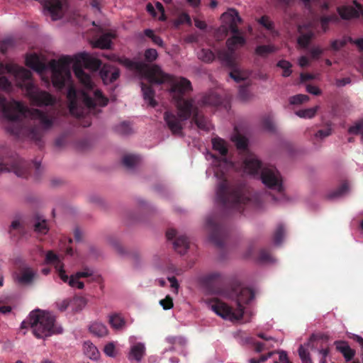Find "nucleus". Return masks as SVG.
Wrapping results in <instances>:
<instances>
[{"instance_id":"46","label":"nucleus","mask_w":363,"mask_h":363,"mask_svg":"<svg viewBox=\"0 0 363 363\" xmlns=\"http://www.w3.org/2000/svg\"><path fill=\"white\" fill-rule=\"evenodd\" d=\"M15 230H16L21 236L24 234L25 228L18 220H13L11 223L9 233V234L14 235L15 234L13 232Z\"/></svg>"},{"instance_id":"10","label":"nucleus","mask_w":363,"mask_h":363,"mask_svg":"<svg viewBox=\"0 0 363 363\" xmlns=\"http://www.w3.org/2000/svg\"><path fill=\"white\" fill-rule=\"evenodd\" d=\"M254 296V293L250 289L242 288L236 295V309L233 310L232 307L218 298L210 299L208 306L216 314L223 319L231 321L240 320L244 314L243 305L249 303Z\"/></svg>"},{"instance_id":"56","label":"nucleus","mask_w":363,"mask_h":363,"mask_svg":"<svg viewBox=\"0 0 363 363\" xmlns=\"http://www.w3.org/2000/svg\"><path fill=\"white\" fill-rule=\"evenodd\" d=\"M347 43V40L346 39L334 40L330 43V50H332L333 51H338L342 48L345 47Z\"/></svg>"},{"instance_id":"57","label":"nucleus","mask_w":363,"mask_h":363,"mask_svg":"<svg viewBox=\"0 0 363 363\" xmlns=\"http://www.w3.org/2000/svg\"><path fill=\"white\" fill-rule=\"evenodd\" d=\"M232 71L230 72V76L232 79H233L236 82H240L245 79L244 77L241 76L240 72L236 69L237 68V62H235V66L234 67H230Z\"/></svg>"},{"instance_id":"32","label":"nucleus","mask_w":363,"mask_h":363,"mask_svg":"<svg viewBox=\"0 0 363 363\" xmlns=\"http://www.w3.org/2000/svg\"><path fill=\"white\" fill-rule=\"evenodd\" d=\"M221 281L222 274L218 272L209 273L204 277V282L208 286H211L215 284H220Z\"/></svg>"},{"instance_id":"18","label":"nucleus","mask_w":363,"mask_h":363,"mask_svg":"<svg viewBox=\"0 0 363 363\" xmlns=\"http://www.w3.org/2000/svg\"><path fill=\"white\" fill-rule=\"evenodd\" d=\"M100 77L105 84L115 82L120 76V70L118 67L105 64L100 70Z\"/></svg>"},{"instance_id":"3","label":"nucleus","mask_w":363,"mask_h":363,"mask_svg":"<svg viewBox=\"0 0 363 363\" xmlns=\"http://www.w3.org/2000/svg\"><path fill=\"white\" fill-rule=\"evenodd\" d=\"M232 140L235 143L238 150L246 152V157L244 160L245 172L252 175H259L262 183L269 189L277 191L281 193L283 191L282 179L279 172L274 166L262 167V162L257 157L250 153L247 149V139L237 133L232 137Z\"/></svg>"},{"instance_id":"11","label":"nucleus","mask_w":363,"mask_h":363,"mask_svg":"<svg viewBox=\"0 0 363 363\" xmlns=\"http://www.w3.org/2000/svg\"><path fill=\"white\" fill-rule=\"evenodd\" d=\"M0 152L8 154L4 156L0 160V173L4 172H13L18 177L27 178L31 174V169H34V177L39 179L41 174L40 162L33 161L28 162L23 160L16 153H9L7 148L3 147Z\"/></svg>"},{"instance_id":"31","label":"nucleus","mask_w":363,"mask_h":363,"mask_svg":"<svg viewBox=\"0 0 363 363\" xmlns=\"http://www.w3.org/2000/svg\"><path fill=\"white\" fill-rule=\"evenodd\" d=\"M198 58L206 63L212 62L216 57L215 54L209 49L203 48L197 54Z\"/></svg>"},{"instance_id":"61","label":"nucleus","mask_w":363,"mask_h":363,"mask_svg":"<svg viewBox=\"0 0 363 363\" xmlns=\"http://www.w3.org/2000/svg\"><path fill=\"white\" fill-rule=\"evenodd\" d=\"M323 50L319 47H313L310 49L309 53L313 60H318L323 54Z\"/></svg>"},{"instance_id":"2","label":"nucleus","mask_w":363,"mask_h":363,"mask_svg":"<svg viewBox=\"0 0 363 363\" xmlns=\"http://www.w3.org/2000/svg\"><path fill=\"white\" fill-rule=\"evenodd\" d=\"M102 65L100 60L90 56L86 52L79 53L76 56V61L73 65V71L76 77L83 85L84 91L82 92V99L88 108H94L96 106H105L108 104V99L105 97L99 89H94V84L91 76L86 73L83 67L86 69L96 71Z\"/></svg>"},{"instance_id":"60","label":"nucleus","mask_w":363,"mask_h":363,"mask_svg":"<svg viewBox=\"0 0 363 363\" xmlns=\"http://www.w3.org/2000/svg\"><path fill=\"white\" fill-rule=\"evenodd\" d=\"M332 133L331 128L328 126L325 129L319 130L315 134V139H323L324 138H326L329 136Z\"/></svg>"},{"instance_id":"64","label":"nucleus","mask_w":363,"mask_h":363,"mask_svg":"<svg viewBox=\"0 0 363 363\" xmlns=\"http://www.w3.org/2000/svg\"><path fill=\"white\" fill-rule=\"evenodd\" d=\"M272 355V352H269L267 354H262L259 358H252L249 360V363H262L264 362Z\"/></svg>"},{"instance_id":"7","label":"nucleus","mask_w":363,"mask_h":363,"mask_svg":"<svg viewBox=\"0 0 363 363\" xmlns=\"http://www.w3.org/2000/svg\"><path fill=\"white\" fill-rule=\"evenodd\" d=\"M119 62L125 67L135 70L148 78L150 84H146L142 82L141 89L144 100L148 103L149 106L155 107L157 103L155 99V91L152 84H162L169 79V76L164 73L157 65L150 66L143 62H135L126 57L121 58Z\"/></svg>"},{"instance_id":"5","label":"nucleus","mask_w":363,"mask_h":363,"mask_svg":"<svg viewBox=\"0 0 363 363\" xmlns=\"http://www.w3.org/2000/svg\"><path fill=\"white\" fill-rule=\"evenodd\" d=\"M7 73L13 75L16 86L20 87L30 101L38 106L53 105L55 99L45 91L40 90L34 84L32 73L28 69L16 65L6 64L4 65L0 62Z\"/></svg>"},{"instance_id":"47","label":"nucleus","mask_w":363,"mask_h":363,"mask_svg":"<svg viewBox=\"0 0 363 363\" xmlns=\"http://www.w3.org/2000/svg\"><path fill=\"white\" fill-rule=\"evenodd\" d=\"M298 354L302 363H313L310 353L305 346L300 345L298 348Z\"/></svg>"},{"instance_id":"35","label":"nucleus","mask_w":363,"mask_h":363,"mask_svg":"<svg viewBox=\"0 0 363 363\" xmlns=\"http://www.w3.org/2000/svg\"><path fill=\"white\" fill-rule=\"evenodd\" d=\"M34 230L38 233L45 235L48 232V227L46 220L40 217H36V220L34 224Z\"/></svg>"},{"instance_id":"51","label":"nucleus","mask_w":363,"mask_h":363,"mask_svg":"<svg viewBox=\"0 0 363 363\" xmlns=\"http://www.w3.org/2000/svg\"><path fill=\"white\" fill-rule=\"evenodd\" d=\"M14 45V41L12 38H6L0 42V53L5 55L9 49Z\"/></svg>"},{"instance_id":"58","label":"nucleus","mask_w":363,"mask_h":363,"mask_svg":"<svg viewBox=\"0 0 363 363\" xmlns=\"http://www.w3.org/2000/svg\"><path fill=\"white\" fill-rule=\"evenodd\" d=\"M259 23L269 30H272L274 28L273 22L271 21L267 16H262L259 20Z\"/></svg>"},{"instance_id":"24","label":"nucleus","mask_w":363,"mask_h":363,"mask_svg":"<svg viewBox=\"0 0 363 363\" xmlns=\"http://www.w3.org/2000/svg\"><path fill=\"white\" fill-rule=\"evenodd\" d=\"M89 330L91 334L99 337H103L108 334L107 327L102 323L94 321L89 326Z\"/></svg>"},{"instance_id":"42","label":"nucleus","mask_w":363,"mask_h":363,"mask_svg":"<svg viewBox=\"0 0 363 363\" xmlns=\"http://www.w3.org/2000/svg\"><path fill=\"white\" fill-rule=\"evenodd\" d=\"M145 35L150 38L153 43L155 45L163 48L164 46V43L163 40L159 36L155 34L154 31L151 29H145L144 30Z\"/></svg>"},{"instance_id":"36","label":"nucleus","mask_w":363,"mask_h":363,"mask_svg":"<svg viewBox=\"0 0 363 363\" xmlns=\"http://www.w3.org/2000/svg\"><path fill=\"white\" fill-rule=\"evenodd\" d=\"M339 21V16L336 13H332L328 16H322L320 17L321 27L324 31L328 29V24L331 22L337 23Z\"/></svg>"},{"instance_id":"29","label":"nucleus","mask_w":363,"mask_h":363,"mask_svg":"<svg viewBox=\"0 0 363 363\" xmlns=\"http://www.w3.org/2000/svg\"><path fill=\"white\" fill-rule=\"evenodd\" d=\"M84 354L91 359H97L99 357V352L97 347L91 342H84Z\"/></svg>"},{"instance_id":"52","label":"nucleus","mask_w":363,"mask_h":363,"mask_svg":"<svg viewBox=\"0 0 363 363\" xmlns=\"http://www.w3.org/2000/svg\"><path fill=\"white\" fill-rule=\"evenodd\" d=\"M158 57L157 52L155 49L148 48L145 50L144 58L147 62L151 63L157 60Z\"/></svg>"},{"instance_id":"49","label":"nucleus","mask_w":363,"mask_h":363,"mask_svg":"<svg viewBox=\"0 0 363 363\" xmlns=\"http://www.w3.org/2000/svg\"><path fill=\"white\" fill-rule=\"evenodd\" d=\"M350 134L361 135V140L363 143V121L357 123L355 125L350 126L348 129Z\"/></svg>"},{"instance_id":"37","label":"nucleus","mask_w":363,"mask_h":363,"mask_svg":"<svg viewBox=\"0 0 363 363\" xmlns=\"http://www.w3.org/2000/svg\"><path fill=\"white\" fill-rule=\"evenodd\" d=\"M71 302H80L84 303V299L79 297H74L72 299L67 298L57 303V308L60 311H65L67 309Z\"/></svg>"},{"instance_id":"39","label":"nucleus","mask_w":363,"mask_h":363,"mask_svg":"<svg viewBox=\"0 0 363 363\" xmlns=\"http://www.w3.org/2000/svg\"><path fill=\"white\" fill-rule=\"evenodd\" d=\"M349 185L347 182H343L340 187L328 195L329 199H335L341 196L348 191Z\"/></svg>"},{"instance_id":"14","label":"nucleus","mask_w":363,"mask_h":363,"mask_svg":"<svg viewBox=\"0 0 363 363\" xmlns=\"http://www.w3.org/2000/svg\"><path fill=\"white\" fill-rule=\"evenodd\" d=\"M206 228L209 233L211 242L216 247L222 248L229 234L223 221L217 216H210L206 218Z\"/></svg>"},{"instance_id":"54","label":"nucleus","mask_w":363,"mask_h":363,"mask_svg":"<svg viewBox=\"0 0 363 363\" xmlns=\"http://www.w3.org/2000/svg\"><path fill=\"white\" fill-rule=\"evenodd\" d=\"M116 131L121 135H128L131 133V127L127 122H122L116 127Z\"/></svg>"},{"instance_id":"33","label":"nucleus","mask_w":363,"mask_h":363,"mask_svg":"<svg viewBox=\"0 0 363 363\" xmlns=\"http://www.w3.org/2000/svg\"><path fill=\"white\" fill-rule=\"evenodd\" d=\"M93 274V271L90 269L86 268L82 272H77L74 275L70 277L69 285L72 287L75 286V281L80 278H86L91 277Z\"/></svg>"},{"instance_id":"25","label":"nucleus","mask_w":363,"mask_h":363,"mask_svg":"<svg viewBox=\"0 0 363 363\" xmlns=\"http://www.w3.org/2000/svg\"><path fill=\"white\" fill-rule=\"evenodd\" d=\"M116 35L113 33H107L101 35L94 43V47L101 49H108L111 48V38H115Z\"/></svg>"},{"instance_id":"43","label":"nucleus","mask_w":363,"mask_h":363,"mask_svg":"<svg viewBox=\"0 0 363 363\" xmlns=\"http://www.w3.org/2000/svg\"><path fill=\"white\" fill-rule=\"evenodd\" d=\"M277 67L283 69L282 76L284 77H289L292 73L291 64L289 61L284 60H279L277 62Z\"/></svg>"},{"instance_id":"26","label":"nucleus","mask_w":363,"mask_h":363,"mask_svg":"<svg viewBox=\"0 0 363 363\" xmlns=\"http://www.w3.org/2000/svg\"><path fill=\"white\" fill-rule=\"evenodd\" d=\"M108 323L115 330H121L125 326V320L119 313H112L108 315Z\"/></svg>"},{"instance_id":"40","label":"nucleus","mask_w":363,"mask_h":363,"mask_svg":"<svg viewBox=\"0 0 363 363\" xmlns=\"http://www.w3.org/2000/svg\"><path fill=\"white\" fill-rule=\"evenodd\" d=\"M139 162V157L133 155H125L122 159L123 164L127 168H133Z\"/></svg>"},{"instance_id":"22","label":"nucleus","mask_w":363,"mask_h":363,"mask_svg":"<svg viewBox=\"0 0 363 363\" xmlns=\"http://www.w3.org/2000/svg\"><path fill=\"white\" fill-rule=\"evenodd\" d=\"M221 103L220 96L214 93L210 92L203 95L201 99L198 102L200 106H217Z\"/></svg>"},{"instance_id":"62","label":"nucleus","mask_w":363,"mask_h":363,"mask_svg":"<svg viewBox=\"0 0 363 363\" xmlns=\"http://www.w3.org/2000/svg\"><path fill=\"white\" fill-rule=\"evenodd\" d=\"M104 353L108 357L115 356V345L113 342H108L104 348Z\"/></svg>"},{"instance_id":"28","label":"nucleus","mask_w":363,"mask_h":363,"mask_svg":"<svg viewBox=\"0 0 363 363\" xmlns=\"http://www.w3.org/2000/svg\"><path fill=\"white\" fill-rule=\"evenodd\" d=\"M35 277V272L30 267L24 268L21 270L18 277V281L21 284H30L33 282Z\"/></svg>"},{"instance_id":"48","label":"nucleus","mask_w":363,"mask_h":363,"mask_svg":"<svg viewBox=\"0 0 363 363\" xmlns=\"http://www.w3.org/2000/svg\"><path fill=\"white\" fill-rule=\"evenodd\" d=\"M257 259L261 262H272L274 261L272 255L267 249L259 250Z\"/></svg>"},{"instance_id":"30","label":"nucleus","mask_w":363,"mask_h":363,"mask_svg":"<svg viewBox=\"0 0 363 363\" xmlns=\"http://www.w3.org/2000/svg\"><path fill=\"white\" fill-rule=\"evenodd\" d=\"M212 145L213 148L218 151L220 155L223 157H225L228 154V147L226 145L225 142L220 138H215L212 139Z\"/></svg>"},{"instance_id":"15","label":"nucleus","mask_w":363,"mask_h":363,"mask_svg":"<svg viewBox=\"0 0 363 363\" xmlns=\"http://www.w3.org/2000/svg\"><path fill=\"white\" fill-rule=\"evenodd\" d=\"M40 2L43 5L44 10L51 16L53 21L62 18L64 0H40Z\"/></svg>"},{"instance_id":"8","label":"nucleus","mask_w":363,"mask_h":363,"mask_svg":"<svg viewBox=\"0 0 363 363\" xmlns=\"http://www.w3.org/2000/svg\"><path fill=\"white\" fill-rule=\"evenodd\" d=\"M223 22L228 24V28L233 33V36L226 41L228 50H218L217 57L228 67L235 66V50L238 45L242 46L245 44V38L242 35L238 24L241 23L242 18L235 9H230L221 16Z\"/></svg>"},{"instance_id":"4","label":"nucleus","mask_w":363,"mask_h":363,"mask_svg":"<svg viewBox=\"0 0 363 363\" xmlns=\"http://www.w3.org/2000/svg\"><path fill=\"white\" fill-rule=\"evenodd\" d=\"M27 108L18 116L19 121L18 125H13L14 121L12 119H8L7 130L12 135L20 138H26L35 141L40 145L41 139L44 131L52 128L54 123V118L50 116L47 113L35 109L32 113L33 119L28 120L25 118V113Z\"/></svg>"},{"instance_id":"41","label":"nucleus","mask_w":363,"mask_h":363,"mask_svg":"<svg viewBox=\"0 0 363 363\" xmlns=\"http://www.w3.org/2000/svg\"><path fill=\"white\" fill-rule=\"evenodd\" d=\"M45 262L47 264H52L55 265V269H58L63 263L60 260L58 256L52 251H48L45 256Z\"/></svg>"},{"instance_id":"34","label":"nucleus","mask_w":363,"mask_h":363,"mask_svg":"<svg viewBox=\"0 0 363 363\" xmlns=\"http://www.w3.org/2000/svg\"><path fill=\"white\" fill-rule=\"evenodd\" d=\"M275 51L276 48L272 45H258L255 49V53L261 57H266Z\"/></svg>"},{"instance_id":"20","label":"nucleus","mask_w":363,"mask_h":363,"mask_svg":"<svg viewBox=\"0 0 363 363\" xmlns=\"http://www.w3.org/2000/svg\"><path fill=\"white\" fill-rule=\"evenodd\" d=\"M26 65L39 73L43 72L47 67L45 64L40 60L38 55L35 53L26 55Z\"/></svg>"},{"instance_id":"19","label":"nucleus","mask_w":363,"mask_h":363,"mask_svg":"<svg viewBox=\"0 0 363 363\" xmlns=\"http://www.w3.org/2000/svg\"><path fill=\"white\" fill-rule=\"evenodd\" d=\"M356 8L350 6H343L337 8L340 16L343 19H350L359 16V12L363 15V7L356 0H353Z\"/></svg>"},{"instance_id":"17","label":"nucleus","mask_w":363,"mask_h":363,"mask_svg":"<svg viewBox=\"0 0 363 363\" xmlns=\"http://www.w3.org/2000/svg\"><path fill=\"white\" fill-rule=\"evenodd\" d=\"M324 340L323 337L313 334L308 343L307 347L311 350H317L321 354L320 363H326V357L329 354L330 350L328 345H323Z\"/></svg>"},{"instance_id":"6","label":"nucleus","mask_w":363,"mask_h":363,"mask_svg":"<svg viewBox=\"0 0 363 363\" xmlns=\"http://www.w3.org/2000/svg\"><path fill=\"white\" fill-rule=\"evenodd\" d=\"M216 197L224 208L241 212L242 206L252 200V189L243 182H230L222 178L217 186Z\"/></svg>"},{"instance_id":"13","label":"nucleus","mask_w":363,"mask_h":363,"mask_svg":"<svg viewBox=\"0 0 363 363\" xmlns=\"http://www.w3.org/2000/svg\"><path fill=\"white\" fill-rule=\"evenodd\" d=\"M72 59L69 56H64L58 60H52L49 63L52 71V82L53 86L58 89H62L66 82L71 79L70 65Z\"/></svg>"},{"instance_id":"45","label":"nucleus","mask_w":363,"mask_h":363,"mask_svg":"<svg viewBox=\"0 0 363 363\" xmlns=\"http://www.w3.org/2000/svg\"><path fill=\"white\" fill-rule=\"evenodd\" d=\"M313 36V34L312 32H308V33H304V34H301L298 38V43L300 46H301L302 48H307L308 45H309L312 38Z\"/></svg>"},{"instance_id":"12","label":"nucleus","mask_w":363,"mask_h":363,"mask_svg":"<svg viewBox=\"0 0 363 363\" xmlns=\"http://www.w3.org/2000/svg\"><path fill=\"white\" fill-rule=\"evenodd\" d=\"M11 89V82L5 76H0V91L9 92ZM24 109L25 106L20 101L13 99L8 101L4 95L0 94V112L6 120L12 119L13 125H19L16 119Z\"/></svg>"},{"instance_id":"63","label":"nucleus","mask_w":363,"mask_h":363,"mask_svg":"<svg viewBox=\"0 0 363 363\" xmlns=\"http://www.w3.org/2000/svg\"><path fill=\"white\" fill-rule=\"evenodd\" d=\"M178 24H183V23H187L191 24V21L189 15L186 13H181L177 19Z\"/></svg>"},{"instance_id":"21","label":"nucleus","mask_w":363,"mask_h":363,"mask_svg":"<svg viewBox=\"0 0 363 363\" xmlns=\"http://www.w3.org/2000/svg\"><path fill=\"white\" fill-rule=\"evenodd\" d=\"M67 98L69 100V108L71 114L76 116L77 118L82 117L83 112L79 110L77 100V92L74 87H69L67 93Z\"/></svg>"},{"instance_id":"44","label":"nucleus","mask_w":363,"mask_h":363,"mask_svg":"<svg viewBox=\"0 0 363 363\" xmlns=\"http://www.w3.org/2000/svg\"><path fill=\"white\" fill-rule=\"evenodd\" d=\"M318 108V107L315 106L310 108L303 109L297 111L296 113L301 118H311L315 115Z\"/></svg>"},{"instance_id":"27","label":"nucleus","mask_w":363,"mask_h":363,"mask_svg":"<svg viewBox=\"0 0 363 363\" xmlns=\"http://www.w3.org/2000/svg\"><path fill=\"white\" fill-rule=\"evenodd\" d=\"M145 348L143 344L138 342L131 347L128 358L130 360L140 362L145 354Z\"/></svg>"},{"instance_id":"59","label":"nucleus","mask_w":363,"mask_h":363,"mask_svg":"<svg viewBox=\"0 0 363 363\" xmlns=\"http://www.w3.org/2000/svg\"><path fill=\"white\" fill-rule=\"evenodd\" d=\"M160 303L164 310L171 309L174 306L173 299L169 295H167L164 299L160 300Z\"/></svg>"},{"instance_id":"23","label":"nucleus","mask_w":363,"mask_h":363,"mask_svg":"<svg viewBox=\"0 0 363 363\" xmlns=\"http://www.w3.org/2000/svg\"><path fill=\"white\" fill-rule=\"evenodd\" d=\"M336 349L341 352L347 362H350L355 355V351L346 342L336 341Z\"/></svg>"},{"instance_id":"55","label":"nucleus","mask_w":363,"mask_h":363,"mask_svg":"<svg viewBox=\"0 0 363 363\" xmlns=\"http://www.w3.org/2000/svg\"><path fill=\"white\" fill-rule=\"evenodd\" d=\"M308 99L309 97L306 94H297L290 97L289 101L291 104L298 105L308 101Z\"/></svg>"},{"instance_id":"9","label":"nucleus","mask_w":363,"mask_h":363,"mask_svg":"<svg viewBox=\"0 0 363 363\" xmlns=\"http://www.w3.org/2000/svg\"><path fill=\"white\" fill-rule=\"evenodd\" d=\"M31 328L34 336L38 339L62 333V329L55 325V318L49 312L40 309L31 311L21 325V329Z\"/></svg>"},{"instance_id":"1","label":"nucleus","mask_w":363,"mask_h":363,"mask_svg":"<svg viewBox=\"0 0 363 363\" xmlns=\"http://www.w3.org/2000/svg\"><path fill=\"white\" fill-rule=\"evenodd\" d=\"M191 90V82L184 77H181L179 80L174 81L172 83L170 91L177 94L176 106L178 114L176 115L171 111H165L164 120L173 135L182 136V122L187 121L191 117V123H195L199 129L208 131L211 128V123L199 111L198 106L195 104L194 100L193 99H184V94Z\"/></svg>"},{"instance_id":"53","label":"nucleus","mask_w":363,"mask_h":363,"mask_svg":"<svg viewBox=\"0 0 363 363\" xmlns=\"http://www.w3.org/2000/svg\"><path fill=\"white\" fill-rule=\"evenodd\" d=\"M238 96L239 98L244 101H246L251 98L252 94L248 89L247 85H242L240 86Z\"/></svg>"},{"instance_id":"50","label":"nucleus","mask_w":363,"mask_h":363,"mask_svg":"<svg viewBox=\"0 0 363 363\" xmlns=\"http://www.w3.org/2000/svg\"><path fill=\"white\" fill-rule=\"evenodd\" d=\"M262 123L264 128L267 130L272 132L275 130L274 120L270 115L265 116L262 118Z\"/></svg>"},{"instance_id":"38","label":"nucleus","mask_w":363,"mask_h":363,"mask_svg":"<svg viewBox=\"0 0 363 363\" xmlns=\"http://www.w3.org/2000/svg\"><path fill=\"white\" fill-rule=\"evenodd\" d=\"M284 233L285 230L284 225L282 224L278 225L273 235V240L275 245H279L282 242Z\"/></svg>"},{"instance_id":"16","label":"nucleus","mask_w":363,"mask_h":363,"mask_svg":"<svg viewBox=\"0 0 363 363\" xmlns=\"http://www.w3.org/2000/svg\"><path fill=\"white\" fill-rule=\"evenodd\" d=\"M166 237L168 240H172L175 238L173 242V246L178 253L184 255L186 252L189 247V238L185 235H178L176 230L169 229L166 233Z\"/></svg>"}]
</instances>
